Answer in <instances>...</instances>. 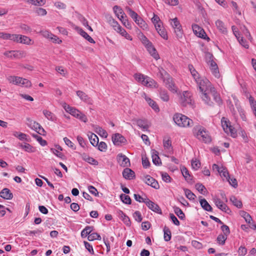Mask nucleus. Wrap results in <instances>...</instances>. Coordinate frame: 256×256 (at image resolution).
I'll use <instances>...</instances> for the list:
<instances>
[{
  "instance_id": "1",
  "label": "nucleus",
  "mask_w": 256,
  "mask_h": 256,
  "mask_svg": "<svg viewBox=\"0 0 256 256\" xmlns=\"http://www.w3.org/2000/svg\"><path fill=\"white\" fill-rule=\"evenodd\" d=\"M194 80L202 92V98L206 104L209 106L212 104V102L210 98V96H212L214 100L218 105L220 106L222 104V102L219 94L215 88L211 86L210 82L208 79H202L198 77Z\"/></svg>"
},
{
  "instance_id": "2",
  "label": "nucleus",
  "mask_w": 256,
  "mask_h": 256,
  "mask_svg": "<svg viewBox=\"0 0 256 256\" xmlns=\"http://www.w3.org/2000/svg\"><path fill=\"white\" fill-rule=\"evenodd\" d=\"M158 76L163 80L170 90L176 92L178 88L173 82L172 78L162 68H158Z\"/></svg>"
},
{
  "instance_id": "3",
  "label": "nucleus",
  "mask_w": 256,
  "mask_h": 256,
  "mask_svg": "<svg viewBox=\"0 0 256 256\" xmlns=\"http://www.w3.org/2000/svg\"><path fill=\"white\" fill-rule=\"evenodd\" d=\"M193 132L199 140L205 143L210 142L211 138L208 132L202 126L199 125L195 126L193 128Z\"/></svg>"
},
{
  "instance_id": "4",
  "label": "nucleus",
  "mask_w": 256,
  "mask_h": 256,
  "mask_svg": "<svg viewBox=\"0 0 256 256\" xmlns=\"http://www.w3.org/2000/svg\"><path fill=\"white\" fill-rule=\"evenodd\" d=\"M173 120L174 122L180 127H190L193 125V121L186 116L181 114H176Z\"/></svg>"
},
{
  "instance_id": "5",
  "label": "nucleus",
  "mask_w": 256,
  "mask_h": 256,
  "mask_svg": "<svg viewBox=\"0 0 256 256\" xmlns=\"http://www.w3.org/2000/svg\"><path fill=\"white\" fill-rule=\"evenodd\" d=\"M170 24L174 30V33L176 34L178 40L182 38L183 36V30H182V26L178 20L177 18L170 19Z\"/></svg>"
},
{
  "instance_id": "6",
  "label": "nucleus",
  "mask_w": 256,
  "mask_h": 256,
  "mask_svg": "<svg viewBox=\"0 0 256 256\" xmlns=\"http://www.w3.org/2000/svg\"><path fill=\"white\" fill-rule=\"evenodd\" d=\"M221 123L223 129L226 133L230 134L234 138L236 136V130L230 125V122L228 118L224 117L222 118Z\"/></svg>"
},
{
  "instance_id": "7",
  "label": "nucleus",
  "mask_w": 256,
  "mask_h": 256,
  "mask_svg": "<svg viewBox=\"0 0 256 256\" xmlns=\"http://www.w3.org/2000/svg\"><path fill=\"white\" fill-rule=\"evenodd\" d=\"M4 54L11 59H20L25 58L26 55V52L24 50H10L4 52Z\"/></svg>"
},
{
  "instance_id": "8",
  "label": "nucleus",
  "mask_w": 256,
  "mask_h": 256,
  "mask_svg": "<svg viewBox=\"0 0 256 256\" xmlns=\"http://www.w3.org/2000/svg\"><path fill=\"white\" fill-rule=\"evenodd\" d=\"M213 201L217 208L222 212H224L227 214H229L231 212L230 210L228 208L226 204H225L223 201L220 200V198H213Z\"/></svg>"
},
{
  "instance_id": "9",
  "label": "nucleus",
  "mask_w": 256,
  "mask_h": 256,
  "mask_svg": "<svg viewBox=\"0 0 256 256\" xmlns=\"http://www.w3.org/2000/svg\"><path fill=\"white\" fill-rule=\"evenodd\" d=\"M192 95L188 91H184L180 96V102L183 106L192 103Z\"/></svg>"
},
{
  "instance_id": "10",
  "label": "nucleus",
  "mask_w": 256,
  "mask_h": 256,
  "mask_svg": "<svg viewBox=\"0 0 256 256\" xmlns=\"http://www.w3.org/2000/svg\"><path fill=\"white\" fill-rule=\"evenodd\" d=\"M117 160L120 166L128 167L130 166V159L122 153L117 156Z\"/></svg>"
},
{
  "instance_id": "11",
  "label": "nucleus",
  "mask_w": 256,
  "mask_h": 256,
  "mask_svg": "<svg viewBox=\"0 0 256 256\" xmlns=\"http://www.w3.org/2000/svg\"><path fill=\"white\" fill-rule=\"evenodd\" d=\"M146 204L152 211L158 214H162V211L158 204L150 200L148 198L146 200Z\"/></svg>"
},
{
  "instance_id": "12",
  "label": "nucleus",
  "mask_w": 256,
  "mask_h": 256,
  "mask_svg": "<svg viewBox=\"0 0 256 256\" xmlns=\"http://www.w3.org/2000/svg\"><path fill=\"white\" fill-rule=\"evenodd\" d=\"M144 181L148 185L151 186L155 189L158 190L160 188V185L158 182L149 175H147L145 176Z\"/></svg>"
},
{
  "instance_id": "13",
  "label": "nucleus",
  "mask_w": 256,
  "mask_h": 256,
  "mask_svg": "<svg viewBox=\"0 0 256 256\" xmlns=\"http://www.w3.org/2000/svg\"><path fill=\"white\" fill-rule=\"evenodd\" d=\"M112 140L115 146H118L124 143L126 140L121 134L116 133L112 136Z\"/></svg>"
},
{
  "instance_id": "14",
  "label": "nucleus",
  "mask_w": 256,
  "mask_h": 256,
  "mask_svg": "<svg viewBox=\"0 0 256 256\" xmlns=\"http://www.w3.org/2000/svg\"><path fill=\"white\" fill-rule=\"evenodd\" d=\"M76 95L80 98L84 102L92 104V99L89 97L85 92L81 90H78L76 92Z\"/></svg>"
},
{
  "instance_id": "15",
  "label": "nucleus",
  "mask_w": 256,
  "mask_h": 256,
  "mask_svg": "<svg viewBox=\"0 0 256 256\" xmlns=\"http://www.w3.org/2000/svg\"><path fill=\"white\" fill-rule=\"evenodd\" d=\"M210 63V69L213 75L217 78H220V74L217 64L213 60L209 61Z\"/></svg>"
},
{
  "instance_id": "16",
  "label": "nucleus",
  "mask_w": 256,
  "mask_h": 256,
  "mask_svg": "<svg viewBox=\"0 0 256 256\" xmlns=\"http://www.w3.org/2000/svg\"><path fill=\"white\" fill-rule=\"evenodd\" d=\"M142 96L144 98L148 104L156 112L159 111V108L156 102L148 97L145 93H144Z\"/></svg>"
},
{
  "instance_id": "17",
  "label": "nucleus",
  "mask_w": 256,
  "mask_h": 256,
  "mask_svg": "<svg viewBox=\"0 0 256 256\" xmlns=\"http://www.w3.org/2000/svg\"><path fill=\"white\" fill-rule=\"evenodd\" d=\"M124 178L127 180H132L135 178V173L131 169L126 168L122 172Z\"/></svg>"
},
{
  "instance_id": "18",
  "label": "nucleus",
  "mask_w": 256,
  "mask_h": 256,
  "mask_svg": "<svg viewBox=\"0 0 256 256\" xmlns=\"http://www.w3.org/2000/svg\"><path fill=\"white\" fill-rule=\"evenodd\" d=\"M117 214L118 216L126 226H130L131 222L130 218L122 210H118Z\"/></svg>"
},
{
  "instance_id": "19",
  "label": "nucleus",
  "mask_w": 256,
  "mask_h": 256,
  "mask_svg": "<svg viewBox=\"0 0 256 256\" xmlns=\"http://www.w3.org/2000/svg\"><path fill=\"white\" fill-rule=\"evenodd\" d=\"M0 196L4 199L11 200L13 194L8 188H4L0 192Z\"/></svg>"
},
{
  "instance_id": "20",
  "label": "nucleus",
  "mask_w": 256,
  "mask_h": 256,
  "mask_svg": "<svg viewBox=\"0 0 256 256\" xmlns=\"http://www.w3.org/2000/svg\"><path fill=\"white\" fill-rule=\"evenodd\" d=\"M192 28L194 32L198 34L200 38H205L204 36H206L205 32L198 25L194 24L192 25Z\"/></svg>"
},
{
  "instance_id": "21",
  "label": "nucleus",
  "mask_w": 256,
  "mask_h": 256,
  "mask_svg": "<svg viewBox=\"0 0 256 256\" xmlns=\"http://www.w3.org/2000/svg\"><path fill=\"white\" fill-rule=\"evenodd\" d=\"M148 51L150 54V55L156 60L160 58L159 55L157 52L156 48L153 46L152 43L149 44L148 46L146 47Z\"/></svg>"
},
{
  "instance_id": "22",
  "label": "nucleus",
  "mask_w": 256,
  "mask_h": 256,
  "mask_svg": "<svg viewBox=\"0 0 256 256\" xmlns=\"http://www.w3.org/2000/svg\"><path fill=\"white\" fill-rule=\"evenodd\" d=\"M82 160L87 162L94 166H98V162L92 157L90 156L87 154L84 153L82 154Z\"/></svg>"
},
{
  "instance_id": "23",
  "label": "nucleus",
  "mask_w": 256,
  "mask_h": 256,
  "mask_svg": "<svg viewBox=\"0 0 256 256\" xmlns=\"http://www.w3.org/2000/svg\"><path fill=\"white\" fill-rule=\"evenodd\" d=\"M75 28L77 30L80 34L88 42L90 43L94 44L95 42L92 39V38L85 31H84L82 29L79 28L78 27H76Z\"/></svg>"
},
{
  "instance_id": "24",
  "label": "nucleus",
  "mask_w": 256,
  "mask_h": 256,
  "mask_svg": "<svg viewBox=\"0 0 256 256\" xmlns=\"http://www.w3.org/2000/svg\"><path fill=\"white\" fill-rule=\"evenodd\" d=\"M142 84L148 87H156L157 82L148 76H146Z\"/></svg>"
},
{
  "instance_id": "25",
  "label": "nucleus",
  "mask_w": 256,
  "mask_h": 256,
  "mask_svg": "<svg viewBox=\"0 0 256 256\" xmlns=\"http://www.w3.org/2000/svg\"><path fill=\"white\" fill-rule=\"evenodd\" d=\"M26 124L29 128L34 130L36 132L38 130V128H40V125L38 122L32 120L30 118H26Z\"/></svg>"
},
{
  "instance_id": "26",
  "label": "nucleus",
  "mask_w": 256,
  "mask_h": 256,
  "mask_svg": "<svg viewBox=\"0 0 256 256\" xmlns=\"http://www.w3.org/2000/svg\"><path fill=\"white\" fill-rule=\"evenodd\" d=\"M20 146L26 152H34L36 150L35 148L26 142L20 144Z\"/></svg>"
},
{
  "instance_id": "27",
  "label": "nucleus",
  "mask_w": 256,
  "mask_h": 256,
  "mask_svg": "<svg viewBox=\"0 0 256 256\" xmlns=\"http://www.w3.org/2000/svg\"><path fill=\"white\" fill-rule=\"evenodd\" d=\"M200 202L202 208L208 212H212V207L208 203L206 200L204 198L200 199Z\"/></svg>"
},
{
  "instance_id": "28",
  "label": "nucleus",
  "mask_w": 256,
  "mask_h": 256,
  "mask_svg": "<svg viewBox=\"0 0 256 256\" xmlns=\"http://www.w3.org/2000/svg\"><path fill=\"white\" fill-rule=\"evenodd\" d=\"M22 78L16 76H9L8 77L7 80L10 83L14 84L19 85L21 82Z\"/></svg>"
},
{
  "instance_id": "29",
  "label": "nucleus",
  "mask_w": 256,
  "mask_h": 256,
  "mask_svg": "<svg viewBox=\"0 0 256 256\" xmlns=\"http://www.w3.org/2000/svg\"><path fill=\"white\" fill-rule=\"evenodd\" d=\"M152 22L154 25L156 29H159V28H160V26H162V22L160 18L154 14V16L152 18Z\"/></svg>"
},
{
  "instance_id": "30",
  "label": "nucleus",
  "mask_w": 256,
  "mask_h": 256,
  "mask_svg": "<svg viewBox=\"0 0 256 256\" xmlns=\"http://www.w3.org/2000/svg\"><path fill=\"white\" fill-rule=\"evenodd\" d=\"M134 22L142 30H147L148 29L147 24L141 17L139 16Z\"/></svg>"
},
{
  "instance_id": "31",
  "label": "nucleus",
  "mask_w": 256,
  "mask_h": 256,
  "mask_svg": "<svg viewBox=\"0 0 256 256\" xmlns=\"http://www.w3.org/2000/svg\"><path fill=\"white\" fill-rule=\"evenodd\" d=\"M136 124L138 126L141 128L143 130H147L150 126L146 120H136Z\"/></svg>"
},
{
  "instance_id": "32",
  "label": "nucleus",
  "mask_w": 256,
  "mask_h": 256,
  "mask_svg": "<svg viewBox=\"0 0 256 256\" xmlns=\"http://www.w3.org/2000/svg\"><path fill=\"white\" fill-rule=\"evenodd\" d=\"M181 172L182 176L187 182H190L192 180V176L189 173L188 170L184 166L181 168Z\"/></svg>"
},
{
  "instance_id": "33",
  "label": "nucleus",
  "mask_w": 256,
  "mask_h": 256,
  "mask_svg": "<svg viewBox=\"0 0 256 256\" xmlns=\"http://www.w3.org/2000/svg\"><path fill=\"white\" fill-rule=\"evenodd\" d=\"M43 114L45 117L50 120L55 122L56 120V116L50 111L44 110Z\"/></svg>"
},
{
  "instance_id": "34",
  "label": "nucleus",
  "mask_w": 256,
  "mask_h": 256,
  "mask_svg": "<svg viewBox=\"0 0 256 256\" xmlns=\"http://www.w3.org/2000/svg\"><path fill=\"white\" fill-rule=\"evenodd\" d=\"M164 231V238L166 242H168L172 238V233L170 230L166 226H165L163 230Z\"/></svg>"
},
{
  "instance_id": "35",
  "label": "nucleus",
  "mask_w": 256,
  "mask_h": 256,
  "mask_svg": "<svg viewBox=\"0 0 256 256\" xmlns=\"http://www.w3.org/2000/svg\"><path fill=\"white\" fill-rule=\"evenodd\" d=\"M94 228L92 226H86L81 232V236L84 238L88 236L93 230Z\"/></svg>"
},
{
  "instance_id": "36",
  "label": "nucleus",
  "mask_w": 256,
  "mask_h": 256,
  "mask_svg": "<svg viewBox=\"0 0 256 256\" xmlns=\"http://www.w3.org/2000/svg\"><path fill=\"white\" fill-rule=\"evenodd\" d=\"M216 25L220 31L222 33H225L227 32L226 28L225 26L224 23L220 20H217L216 22Z\"/></svg>"
},
{
  "instance_id": "37",
  "label": "nucleus",
  "mask_w": 256,
  "mask_h": 256,
  "mask_svg": "<svg viewBox=\"0 0 256 256\" xmlns=\"http://www.w3.org/2000/svg\"><path fill=\"white\" fill-rule=\"evenodd\" d=\"M88 138L93 146H96L98 145V138L95 134L91 133L90 135H88Z\"/></svg>"
},
{
  "instance_id": "38",
  "label": "nucleus",
  "mask_w": 256,
  "mask_h": 256,
  "mask_svg": "<svg viewBox=\"0 0 256 256\" xmlns=\"http://www.w3.org/2000/svg\"><path fill=\"white\" fill-rule=\"evenodd\" d=\"M152 159L153 163L156 165H160L161 164L160 158L158 156V153L156 150H153L152 152Z\"/></svg>"
},
{
  "instance_id": "39",
  "label": "nucleus",
  "mask_w": 256,
  "mask_h": 256,
  "mask_svg": "<svg viewBox=\"0 0 256 256\" xmlns=\"http://www.w3.org/2000/svg\"><path fill=\"white\" fill-rule=\"evenodd\" d=\"M159 91L160 98L164 102H168L169 100V96L167 91L162 88H160Z\"/></svg>"
},
{
  "instance_id": "40",
  "label": "nucleus",
  "mask_w": 256,
  "mask_h": 256,
  "mask_svg": "<svg viewBox=\"0 0 256 256\" xmlns=\"http://www.w3.org/2000/svg\"><path fill=\"white\" fill-rule=\"evenodd\" d=\"M19 43L30 45L31 44L32 40L28 36L20 34Z\"/></svg>"
},
{
  "instance_id": "41",
  "label": "nucleus",
  "mask_w": 256,
  "mask_h": 256,
  "mask_svg": "<svg viewBox=\"0 0 256 256\" xmlns=\"http://www.w3.org/2000/svg\"><path fill=\"white\" fill-rule=\"evenodd\" d=\"M174 213L180 220H184L185 218V214L182 210L177 206L174 207Z\"/></svg>"
},
{
  "instance_id": "42",
  "label": "nucleus",
  "mask_w": 256,
  "mask_h": 256,
  "mask_svg": "<svg viewBox=\"0 0 256 256\" xmlns=\"http://www.w3.org/2000/svg\"><path fill=\"white\" fill-rule=\"evenodd\" d=\"M118 18L126 28L130 29L131 28V24L128 22V19L126 18V14L125 16H120V18Z\"/></svg>"
},
{
  "instance_id": "43",
  "label": "nucleus",
  "mask_w": 256,
  "mask_h": 256,
  "mask_svg": "<svg viewBox=\"0 0 256 256\" xmlns=\"http://www.w3.org/2000/svg\"><path fill=\"white\" fill-rule=\"evenodd\" d=\"M230 200L234 206L238 208H241L242 206V202L238 200L235 196H232L230 198Z\"/></svg>"
},
{
  "instance_id": "44",
  "label": "nucleus",
  "mask_w": 256,
  "mask_h": 256,
  "mask_svg": "<svg viewBox=\"0 0 256 256\" xmlns=\"http://www.w3.org/2000/svg\"><path fill=\"white\" fill-rule=\"evenodd\" d=\"M113 10L114 14L118 16V18H120V15L125 16L124 12L120 6H114L113 8Z\"/></svg>"
},
{
  "instance_id": "45",
  "label": "nucleus",
  "mask_w": 256,
  "mask_h": 256,
  "mask_svg": "<svg viewBox=\"0 0 256 256\" xmlns=\"http://www.w3.org/2000/svg\"><path fill=\"white\" fill-rule=\"evenodd\" d=\"M186 196L190 200H194L196 197V195L192 191L187 188H184Z\"/></svg>"
},
{
  "instance_id": "46",
  "label": "nucleus",
  "mask_w": 256,
  "mask_h": 256,
  "mask_svg": "<svg viewBox=\"0 0 256 256\" xmlns=\"http://www.w3.org/2000/svg\"><path fill=\"white\" fill-rule=\"evenodd\" d=\"M139 38L140 41L145 46V47H146L149 44H152V42L148 39V38L142 33L139 35Z\"/></svg>"
},
{
  "instance_id": "47",
  "label": "nucleus",
  "mask_w": 256,
  "mask_h": 256,
  "mask_svg": "<svg viewBox=\"0 0 256 256\" xmlns=\"http://www.w3.org/2000/svg\"><path fill=\"white\" fill-rule=\"evenodd\" d=\"M126 10L128 14L134 20V21H135L140 16L135 12H134L129 7H126Z\"/></svg>"
},
{
  "instance_id": "48",
  "label": "nucleus",
  "mask_w": 256,
  "mask_h": 256,
  "mask_svg": "<svg viewBox=\"0 0 256 256\" xmlns=\"http://www.w3.org/2000/svg\"><path fill=\"white\" fill-rule=\"evenodd\" d=\"M88 239L89 241H92L96 240H102V238L98 233L94 232L88 236Z\"/></svg>"
},
{
  "instance_id": "49",
  "label": "nucleus",
  "mask_w": 256,
  "mask_h": 256,
  "mask_svg": "<svg viewBox=\"0 0 256 256\" xmlns=\"http://www.w3.org/2000/svg\"><path fill=\"white\" fill-rule=\"evenodd\" d=\"M158 32L159 34L164 40H167L168 38V36L167 33L164 28L160 26V28H159V29H156Z\"/></svg>"
},
{
  "instance_id": "50",
  "label": "nucleus",
  "mask_w": 256,
  "mask_h": 256,
  "mask_svg": "<svg viewBox=\"0 0 256 256\" xmlns=\"http://www.w3.org/2000/svg\"><path fill=\"white\" fill-rule=\"evenodd\" d=\"M120 198L121 200L126 204H131V198L128 195L122 194L120 196Z\"/></svg>"
},
{
  "instance_id": "51",
  "label": "nucleus",
  "mask_w": 256,
  "mask_h": 256,
  "mask_svg": "<svg viewBox=\"0 0 256 256\" xmlns=\"http://www.w3.org/2000/svg\"><path fill=\"white\" fill-rule=\"evenodd\" d=\"M118 32L120 33L122 36H124L126 39L128 40H132V37L126 32V30L123 28H121Z\"/></svg>"
},
{
  "instance_id": "52",
  "label": "nucleus",
  "mask_w": 256,
  "mask_h": 256,
  "mask_svg": "<svg viewBox=\"0 0 256 256\" xmlns=\"http://www.w3.org/2000/svg\"><path fill=\"white\" fill-rule=\"evenodd\" d=\"M240 214L242 217H243L244 218V220L246 222H248L250 224V222L251 220H252V218L251 216L248 212H246L244 211H241L240 212Z\"/></svg>"
},
{
  "instance_id": "53",
  "label": "nucleus",
  "mask_w": 256,
  "mask_h": 256,
  "mask_svg": "<svg viewBox=\"0 0 256 256\" xmlns=\"http://www.w3.org/2000/svg\"><path fill=\"white\" fill-rule=\"evenodd\" d=\"M20 28L22 30L24 34H28L32 32V28L28 25L22 24L20 25Z\"/></svg>"
},
{
  "instance_id": "54",
  "label": "nucleus",
  "mask_w": 256,
  "mask_h": 256,
  "mask_svg": "<svg viewBox=\"0 0 256 256\" xmlns=\"http://www.w3.org/2000/svg\"><path fill=\"white\" fill-rule=\"evenodd\" d=\"M227 236H226L224 234H220L218 236L217 238V242L220 244L223 245L225 244V242L227 239Z\"/></svg>"
},
{
  "instance_id": "55",
  "label": "nucleus",
  "mask_w": 256,
  "mask_h": 256,
  "mask_svg": "<svg viewBox=\"0 0 256 256\" xmlns=\"http://www.w3.org/2000/svg\"><path fill=\"white\" fill-rule=\"evenodd\" d=\"M219 174L221 176L226 178V180L230 178V175L227 169L226 168H224V166H222V168L220 170Z\"/></svg>"
},
{
  "instance_id": "56",
  "label": "nucleus",
  "mask_w": 256,
  "mask_h": 256,
  "mask_svg": "<svg viewBox=\"0 0 256 256\" xmlns=\"http://www.w3.org/2000/svg\"><path fill=\"white\" fill-rule=\"evenodd\" d=\"M32 136L36 139V140L39 142V143L42 145V146H45L47 144V142L46 140H43L42 137L38 136L36 134H32Z\"/></svg>"
},
{
  "instance_id": "57",
  "label": "nucleus",
  "mask_w": 256,
  "mask_h": 256,
  "mask_svg": "<svg viewBox=\"0 0 256 256\" xmlns=\"http://www.w3.org/2000/svg\"><path fill=\"white\" fill-rule=\"evenodd\" d=\"M162 180L166 182L169 183L171 182L172 178L169 174L166 172H160Z\"/></svg>"
},
{
  "instance_id": "58",
  "label": "nucleus",
  "mask_w": 256,
  "mask_h": 256,
  "mask_svg": "<svg viewBox=\"0 0 256 256\" xmlns=\"http://www.w3.org/2000/svg\"><path fill=\"white\" fill-rule=\"evenodd\" d=\"M35 13L40 16H44L46 14L47 12L46 10L42 8H37L34 10Z\"/></svg>"
},
{
  "instance_id": "59",
  "label": "nucleus",
  "mask_w": 256,
  "mask_h": 256,
  "mask_svg": "<svg viewBox=\"0 0 256 256\" xmlns=\"http://www.w3.org/2000/svg\"><path fill=\"white\" fill-rule=\"evenodd\" d=\"M20 34H10L9 40H12L14 42L19 43Z\"/></svg>"
},
{
  "instance_id": "60",
  "label": "nucleus",
  "mask_w": 256,
  "mask_h": 256,
  "mask_svg": "<svg viewBox=\"0 0 256 256\" xmlns=\"http://www.w3.org/2000/svg\"><path fill=\"white\" fill-rule=\"evenodd\" d=\"M20 85L21 86H25L26 88H30L32 84H31V82L29 80L26 79V78H22V80H21V82H20Z\"/></svg>"
},
{
  "instance_id": "61",
  "label": "nucleus",
  "mask_w": 256,
  "mask_h": 256,
  "mask_svg": "<svg viewBox=\"0 0 256 256\" xmlns=\"http://www.w3.org/2000/svg\"><path fill=\"white\" fill-rule=\"evenodd\" d=\"M196 189L202 194H204L206 188L205 186L201 184H196L195 186Z\"/></svg>"
},
{
  "instance_id": "62",
  "label": "nucleus",
  "mask_w": 256,
  "mask_h": 256,
  "mask_svg": "<svg viewBox=\"0 0 256 256\" xmlns=\"http://www.w3.org/2000/svg\"><path fill=\"white\" fill-rule=\"evenodd\" d=\"M97 146L98 150L101 152H105L107 150V144L104 142L98 143Z\"/></svg>"
},
{
  "instance_id": "63",
  "label": "nucleus",
  "mask_w": 256,
  "mask_h": 256,
  "mask_svg": "<svg viewBox=\"0 0 256 256\" xmlns=\"http://www.w3.org/2000/svg\"><path fill=\"white\" fill-rule=\"evenodd\" d=\"M96 132H98L100 136L106 138L108 136L107 132L101 127L96 128Z\"/></svg>"
},
{
  "instance_id": "64",
  "label": "nucleus",
  "mask_w": 256,
  "mask_h": 256,
  "mask_svg": "<svg viewBox=\"0 0 256 256\" xmlns=\"http://www.w3.org/2000/svg\"><path fill=\"white\" fill-rule=\"evenodd\" d=\"M133 217L138 222H141L142 219V214L139 211H136L133 214Z\"/></svg>"
}]
</instances>
